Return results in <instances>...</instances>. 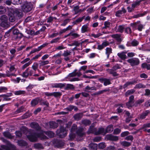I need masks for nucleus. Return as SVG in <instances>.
<instances>
[{
	"mask_svg": "<svg viewBox=\"0 0 150 150\" xmlns=\"http://www.w3.org/2000/svg\"><path fill=\"white\" fill-rule=\"evenodd\" d=\"M69 136L70 139L71 140H72L74 139V138L76 137V135L74 134L73 133L71 132V133L69 134Z\"/></svg>",
	"mask_w": 150,
	"mask_h": 150,
	"instance_id": "nucleus-60",
	"label": "nucleus"
},
{
	"mask_svg": "<svg viewBox=\"0 0 150 150\" xmlns=\"http://www.w3.org/2000/svg\"><path fill=\"white\" fill-rule=\"evenodd\" d=\"M3 134L5 137H7L8 138L11 139L13 138V136L8 132H3Z\"/></svg>",
	"mask_w": 150,
	"mask_h": 150,
	"instance_id": "nucleus-35",
	"label": "nucleus"
},
{
	"mask_svg": "<svg viewBox=\"0 0 150 150\" xmlns=\"http://www.w3.org/2000/svg\"><path fill=\"white\" fill-rule=\"evenodd\" d=\"M30 126L32 128H34L36 130L38 131L41 132V128L39 126V124L35 122H33L30 124Z\"/></svg>",
	"mask_w": 150,
	"mask_h": 150,
	"instance_id": "nucleus-14",
	"label": "nucleus"
},
{
	"mask_svg": "<svg viewBox=\"0 0 150 150\" xmlns=\"http://www.w3.org/2000/svg\"><path fill=\"white\" fill-rule=\"evenodd\" d=\"M31 63L32 62L31 61H29L26 63L24 64L22 67V70H24L25 69L29 66Z\"/></svg>",
	"mask_w": 150,
	"mask_h": 150,
	"instance_id": "nucleus-47",
	"label": "nucleus"
},
{
	"mask_svg": "<svg viewBox=\"0 0 150 150\" xmlns=\"http://www.w3.org/2000/svg\"><path fill=\"white\" fill-rule=\"evenodd\" d=\"M105 146V144L104 143H100L99 144L98 147L100 149H104Z\"/></svg>",
	"mask_w": 150,
	"mask_h": 150,
	"instance_id": "nucleus-56",
	"label": "nucleus"
},
{
	"mask_svg": "<svg viewBox=\"0 0 150 150\" xmlns=\"http://www.w3.org/2000/svg\"><path fill=\"white\" fill-rule=\"evenodd\" d=\"M38 66L39 65L38 63L34 62L32 65L31 68L33 70L36 72L37 70H39L38 69Z\"/></svg>",
	"mask_w": 150,
	"mask_h": 150,
	"instance_id": "nucleus-33",
	"label": "nucleus"
},
{
	"mask_svg": "<svg viewBox=\"0 0 150 150\" xmlns=\"http://www.w3.org/2000/svg\"><path fill=\"white\" fill-rule=\"evenodd\" d=\"M39 67H40L42 66H45L47 64H48L49 62L48 60L45 61H39Z\"/></svg>",
	"mask_w": 150,
	"mask_h": 150,
	"instance_id": "nucleus-43",
	"label": "nucleus"
},
{
	"mask_svg": "<svg viewBox=\"0 0 150 150\" xmlns=\"http://www.w3.org/2000/svg\"><path fill=\"white\" fill-rule=\"evenodd\" d=\"M144 101V100L143 99H139L136 101L135 103L134 104V105L135 107H137L138 105H139L143 102Z\"/></svg>",
	"mask_w": 150,
	"mask_h": 150,
	"instance_id": "nucleus-41",
	"label": "nucleus"
},
{
	"mask_svg": "<svg viewBox=\"0 0 150 150\" xmlns=\"http://www.w3.org/2000/svg\"><path fill=\"white\" fill-rule=\"evenodd\" d=\"M83 130V129L81 127H80L78 128L76 125L75 124H74L73 125L71 129V133H73L75 131H76L77 135L76 137L79 141L81 140V137L84 135Z\"/></svg>",
	"mask_w": 150,
	"mask_h": 150,
	"instance_id": "nucleus-2",
	"label": "nucleus"
},
{
	"mask_svg": "<svg viewBox=\"0 0 150 150\" xmlns=\"http://www.w3.org/2000/svg\"><path fill=\"white\" fill-rule=\"evenodd\" d=\"M74 106L73 105H69L67 108H64V110H66L67 112L71 111L74 109Z\"/></svg>",
	"mask_w": 150,
	"mask_h": 150,
	"instance_id": "nucleus-44",
	"label": "nucleus"
},
{
	"mask_svg": "<svg viewBox=\"0 0 150 150\" xmlns=\"http://www.w3.org/2000/svg\"><path fill=\"white\" fill-rule=\"evenodd\" d=\"M121 129L118 128H116L114 130L113 134H114L117 135L120 134L121 132Z\"/></svg>",
	"mask_w": 150,
	"mask_h": 150,
	"instance_id": "nucleus-50",
	"label": "nucleus"
},
{
	"mask_svg": "<svg viewBox=\"0 0 150 150\" xmlns=\"http://www.w3.org/2000/svg\"><path fill=\"white\" fill-rule=\"evenodd\" d=\"M83 113L81 112L77 113L74 114L73 117L75 120L79 121L83 117Z\"/></svg>",
	"mask_w": 150,
	"mask_h": 150,
	"instance_id": "nucleus-19",
	"label": "nucleus"
},
{
	"mask_svg": "<svg viewBox=\"0 0 150 150\" xmlns=\"http://www.w3.org/2000/svg\"><path fill=\"white\" fill-rule=\"evenodd\" d=\"M81 122L82 124L86 126L89 125L91 124V121L88 120H82Z\"/></svg>",
	"mask_w": 150,
	"mask_h": 150,
	"instance_id": "nucleus-42",
	"label": "nucleus"
},
{
	"mask_svg": "<svg viewBox=\"0 0 150 150\" xmlns=\"http://www.w3.org/2000/svg\"><path fill=\"white\" fill-rule=\"evenodd\" d=\"M45 134L49 137L52 138L54 136V133L50 131L47 132H43L41 131V133H34L27 135V137L29 140L31 142H35L37 140L38 138H40L42 139H46L47 137L44 134Z\"/></svg>",
	"mask_w": 150,
	"mask_h": 150,
	"instance_id": "nucleus-1",
	"label": "nucleus"
},
{
	"mask_svg": "<svg viewBox=\"0 0 150 150\" xmlns=\"http://www.w3.org/2000/svg\"><path fill=\"white\" fill-rule=\"evenodd\" d=\"M38 103V101L37 99H34L32 100L31 102V105L34 106L37 105Z\"/></svg>",
	"mask_w": 150,
	"mask_h": 150,
	"instance_id": "nucleus-49",
	"label": "nucleus"
},
{
	"mask_svg": "<svg viewBox=\"0 0 150 150\" xmlns=\"http://www.w3.org/2000/svg\"><path fill=\"white\" fill-rule=\"evenodd\" d=\"M79 6H76L74 7V11L75 12V13L76 14L79 13Z\"/></svg>",
	"mask_w": 150,
	"mask_h": 150,
	"instance_id": "nucleus-55",
	"label": "nucleus"
},
{
	"mask_svg": "<svg viewBox=\"0 0 150 150\" xmlns=\"http://www.w3.org/2000/svg\"><path fill=\"white\" fill-rule=\"evenodd\" d=\"M18 144L20 146H26L27 145L26 142L23 140H20L18 141Z\"/></svg>",
	"mask_w": 150,
	"mask_h": 150,
	"instance_id": "nucleus-34",
	"label": "nucleus"
},
{
	"mask_svg": "<svg viewBox=\"0 0 150 150\" xmlns=\"http://www.w3.org/2000/svg\"><path fill=\"white\" fill-rule=\"evenodd\" d=\"M135 87L138 88H144L145 87V86L142 84L139 83L136 85Z\"/></svg>",
	"mask_w": 150,
	"mask_h": 150,
	"instance_id": "nucleus-59",
	"label": "nucleus"
},
{
	"mask_svg": "<svg viewBox=\"0 0 150 150\" xmlns=\"http://www.w3.org/2000/svg\"><path fill=\"white\" fill-rule=\"evenodd\" d=\"M33 6L31 3L26 2L22 6V9L24 12H28L32 9Z\"/></svg>",
	"mask_w": 150,
	"mask_h": 150,
	"instance_id": "nucleus-6",
	"label": "nucleus"
},
{
	"mask_svg": "<svg viewBox=\"0 0 150 150\" xmlns=\"http://www.w3.org/2000/svg\"><path fill=\"white\" fill-rule=\"evenodd\" d=\"M148 12L147 11H145L142 13H140L136 15L135 18H137L139 17H142L146 15L148 13Z\"/></svg>",
	"mask_w": 150,
	"mask_h": 150,
	"instance_id": "nucleus-48",
	"label": "nucleus"
},
{
	"mask_svg": "<svg viewBox=\"0 0 150 150\" xmlns=\"http://www.w3.org/2000/svg\"><path fill=\"white\" fill-rule=\"evenodd\" d=\"M99 81L102 83H103V85L105 86H107L111 83L110 82V79L104 78H101L98 79Z\"/></svg>",
	"mask_w": 150,
	"mask_h": 150,
	"instance_id": "nucleus-13",
	"label": "nucleus"
},
{
	"mask_svg": "<svg viewBox=\"0 0 150 150\" xmlns=\"http://www.w3.org/2000/svg\"><path fill=\"white\" fill-rule=\"evenodd\" d=\"M89 24L87 23L82 26L81 28V33H84L87 32L88 30Z\"/></svg>",
	"mask_w": 150,
	"mask_h": 150,
	"instance_id": "nucleus-21",
	"label": "nucleus"
},
{
	"mask_svg": "<svg viewBox=\"0 0 150 150\" xmlns=\"http://www.w3.org/2000/svg\"><path fill=\"white\" fill-rule=\"evenodd\" d=\"M6 145H1L0 146V150H17L15 146L9 142L6 141Z\"/></svg>",
	"mask_w": 150,
	"mask_h": 150,
	"instance_id": "nucleus-3",
	"label": "nucleus"
},
{
	"mask_svg": "<svg viewBox=\"0 0 150 150\" xmlns=\"http://www.w3.org/2000/svg\"><path fill=\"white\" fill-rule=\"evenodd\" d=\"M77 73H78V72L75 73V72H73L72 73L69 74L68 76L69 77L75 76L77 75Z\"/></svg>",
	"mask_w": 150,
	"mask_h": 150,
	"instance_id": "nucleus-64",
	"label": "nucleus"
},
{
	"mask_svg": "<svg viewBox=\"0 0 150 150\" xmlns=\"http://www.w3.org/2000/svg\"><path fill=\"white\" fill-rule=\"evenodd\" d=\"M89 148L91 150H96L98 148L97 145L95 143H91L88 145Z\"/></svg>",
	"mask_w": 150,
	"mask_h": 150,
	"instance_id": "nucleus-27",
	"label": "nucleus"
},
{
	"mask_svg": "<svg viewBox=\"0 0 150 150\" xmlns=\"http://www.w3.org/2000/svg\"><path fill=\"white\" fill-rule=\"evenodd\" d=\"M113 130V126L112 125H109L107 127L105 130L106 134L107 133H111L112 132Z\"/></svg>",
	"mask_w": 150,
	"mask_h": 150,
	"instance_id": "nucleus-28",
	"label": "nucleus"
},
{
	"mask_svg": "<svg viewBox=\"0 0 150 150\" xmlns=\"http://www.w3.org/2000/svg\"><path fill=\"white\" fill-rule=\"evenodd\" d=\"M14 93L16 95H19L25 94V92L24 91L19 90L15 91Z\"/></svg>",
	"mask_w": 150,
	"mask_h": 150,
	"instance_id": "nucleus-39",
	"label": "nucleus"
},
{
	"mask_svg": "<svg viewBox=\"0 0 150 150\" xmlns=\"http://www.w3.org/2000/svg\"><path fill=\"white\" fill-rule=\"evenodd\" d=\"M14 15L17 18V19L21 18L23 16V14L22 11L20 9H16L13 12Z\"/></svg>",
	"mask_w": 150,
	"mask_h": 150,
	"instance_id": "nucleus-16",
	"label": "nucleus"
},
{
	"mask_svg": "<svg viewBox=\"0 0 150 150\" xmlns=\"http://www.w3.org/2000/svg\"><path fill=\"white\" fill-rule=\"evenodd\" d=\"M127 53V52H122L121 53H117V56L122 60H124L126 58V56L125 53Z\"/></svg>",
	"mask_w": 150,
	"mask_h": 150,
	"instance_id": "nucleus-30",
	"label": "nucleus"
},
{
	"mask_svg": "<svg viewBox=\"0 0 150 150\" xmlns=\"http://www.w3.org/2000/svg\"><path fill=\"white\" fill-rule=\"evenodd\" d=\"M8 16L9 20L11 22H13L18 19L16 16L14 15V13H9Z\"/></svg>",
	"mask_w": 150,
	"mask_h": 150,
	"instance_id": "nucleus-17",
	"label": "nucleus"
},
{
	"mask_svg": "<svg viewBox=\"0 0 150 150\" xmlns=\"http://www.w3.org/2000/svg\"><path fill=\"white\" fill-rule=\"evenodd\" d=\"M133 137L132 135H129L127 136L125 138V139L127 140H131L132 141L133 139Z\"/></svg>",
	"mask_w": 150,
	"mask_h": 150,
	"instance_id": "nucleus-61",
	"label": "nucleus"
},
{
	"mask_svg": "<svg viewBox=\"0 0 150 150\" xmlns=\"http://www.w3.org/2000/svg\"><path fill=\"white\" fill-rule=\"evenodd\" d=\"M125 32L127 34H131L132 33V30L129 27H127L125 30Z\"/></svg>",
	"mask_w": 150,
	"mask_h": 150,
	"instance_id": "nucleus-58",
	"label": "nucleus"
},
{
	"mask_svg": "<svg viewBox=\"0 0 150 150\" xmlns=\"http://www.w3.org/2000/svg\"><path fill=\"white\" fill-rule=\"evenodd\" d=\"M120 68L119 65L117 64L112 67V69H108L107 70V71L110 74H112L113 76H117L118 75V74H117L115 71L117 70Z\"/></svg>",
	"mask_w": 150,
	"mask_h": 150,
	"instance_id": "nucleus-7",
	"label": "nucleus"
},
{
	"mask_svg": "<svg viewBox=\"0 0 150 150\" xmlns=\"http://www.w3.org/2000/svg\"><path fill=\"white\" fill-rule=\"evenodd\" d=\"M64 145V143L62 141L57 140V148H60Z\"/></svg>",
	"mask_w": 150,
	"mask_h": 150,
	"instance_id": "nucleus-32",
	"label": "nucleus"
},
{
	"mask_svg": "<svg viewBox=\"0 0 150 150\" xmlns=\"http://www.w3.org/2000/svg\"><path fill=\"white\" fill-rule=\"evenodd\" d=\"M109 44L108 42L106 41L103 42L101 45H98L97 48L99 50H101L104 48L108 45Z\"/></svg>",
	"mask_w": 150,
	"mask_h": 150,
	"instance_id": "nucleus-24",
	"label": "nucleus"
},
{
	"mask_svg": "<svg viewBox=\"0 0 150 150\" xmlns=\"http://www.w3.org/2000/svg\"><path fill=\"white\" fill-rule=\"evenodd\" d=\"M127 12V11L124 7H122L121 10H119L115 12V15L116 16L120 17L121 15H124Z\"/></svg>",
	"mask_w": 150,
	"mask_h": 150,
	"instance_id": "nucleus-15",
	"label": "nucleus"
},
{
	"mask_svg": "<svg viewBox=\"0 0 150 150\" xmlns=\"http://www.w3.org/2000/svg\"><path fill=\"white\" fill-rule=\"evenodd\" d=\"M111 37L116 40L119 43H120L122 41V39L121 38V35L120 34H113L111 35Z\"/></svg>",
	"mask_w": 150,
	"mask_h": 150,
	"instance_id": "nucleus-18",
	"label": "nucleus"
},
{
	"mask_svg": "<svg viewBox=\"0 0 150 150\" xmlns=\"http://www.w3.org/2000/svg\"><path fill=\"white\" fill-rule=\"evenodd\" d=\"M96 135H98L100 134H102L105 135L106 134L105 130L103 128H100L98 129V130H96Z\"/></svg>",
	"mask_w": 150,
	"mask_h": 150,
	"instance_id": "nucleus-22",
	"label": "nucleus"
},
{
	"mask_svg": "<svg viewBox=\"0 0 150 150\" xmlns=\"http://www.w3.org/2000/svg\"><path fill=\"white\" fill-rule=\"evenodd\" d=\"M139 44L138 42L135 40H134L131 42H128L127 44V46H131V45L134 46H137Z\"/></svg>",
	"mask_w": 150,
	"mask_h": 150,
	"instance_id": "nucleus-26",
	"label": "nucleus"
},
{
	"mask_svg": "<svg viewBox=\"0 0 150 150\" xmlns=\"http://www.w3.org/2000/svg\"><path fill=\"white\" fill-rule=\"evenodd\" d=\"M5 77H6L7 76L10 77H11L12 76H16V75L15 74L12 73H11L8 71H6V74H5Z\"/></svg>",
	"mask_w": 150,
	"mask_h": 150,
	"instance_id": "nucleus-37",
	"label": "nucleus"
},
{
	"mask_svg": "<svg viewBox=\"0 0 150 150\" xmlns=\"http://www.w3.org/2000/svg\"><path fill=\"white\" fill-rule=\"evenodd\" d=\"M97 88L94 86L90 87L89 86H87L85 88V91L88 92H90L91 91H96Z\"/></svg>",
	"mask_w": 150,
	"mask_h": 150,
	"instance_id": "nucleus-29",
	"label": "nucleus"
},
{
	"mask_svg": "<svg viewBox=\"0 0 150 150\" xmlns=\"http://www.w3.org/2000/svg\"><path fill=\"white\" fill-rule=\"evenodd\" d=\"M50 127L51 128H54L55 127L56 123L55 122L53 121L50 122H49Z\"/></svg>",
	"mask_w": 150,
	"mask_h": 150,
	"instance_id": "nucleus-63",
	"label": "nucleus"
},
{
	"mask_svg": "<svg viewBox=\"0 0 150 150\" xmlns=\"http://www.w3.org/2000/svg\"><path fill=\"white\" fill-rule=\"evenodd\" d=\"M150 113V112L149 110H146L144 112H143L139 116V117L141 119H144L146 118L148 114Z\"/></svg>",
	"mask_w": 150,
	"mask_h": 150,
	"instance_id": "nucleus-25",
	"label": "nucleus"
},
{
	"mask_svg": "<svg viewBox=\"0 0 150 150\" xmlns=\"http://www.w3.org/2000/svg\"><path fill=\"white\" fill-rule=\"evenodd\" d=\"M105 138L107 140L114 141H117L119 139L118 136L113 135L111 134H107Z\"/></svg>",
	"mask_w": 150,
	"mask_h": 150,
	"instance_id": "nucleus-11",
	"label": "nucleus"
},
{
	"mask_svg": "<svg viewBox=\"0 0 150 150\" xmlns=\"http://www.w3.org/2000/svg\"><path fill=\"white\" fill-rule=\"evenodd\" d=\"M67 132L64 127H60L59 131L58 133L57 131V137L59 136V137L63 138L67 134Z\"/></svg>",
	"mask_w": 150,
	"mask_h": 150,
	"instance_id": "nucleus-10",
	"label": "nucleus"
},
{
	"mask_svg": "<svg viewBox=\"0 0 150 150\" xmlns=\"http://www.w3.org/2000/svg\"><path fill=\"white\" fill-rule=\"evenodd\" d=\"M101 139V137H96L93 139V141L95 142H99L100 141Z\"/></svg>",
	"mask_w": 150,
	"mask_h": 150,
	"instance_id": "nucleus-62",
	"label": "nucleus"
},
{
	"mask_svg": "<svg viewBox=\"0 0 150 150\" xmlns=\"http://www.w3.org/2000/svg\"><path fill=\"white\" fill-rule=\"evenodd\" d=\"M35 72L33 69L30 70L29 68L26 69L25 71L22 74V76L24 78H26L29 76H31L33 75Z\"/></svg>",
	"mask_w": 150,
	"mask_h": 150,
	"instance_id": "nucleus-8",
	"label": "nucleus"
},
{
	"mask_svg": "<svg viewBox=\"0 0 150 150\" xmlns=\"http://www.w3.org/2000/svg\"><path fill=\"white\" fill-rule=\"evenodd\" d=\"M129 133L128 131H125L122 132L121 134V136L122 137H124L127 136Z\"/></svg>",
	"mask_w": 150,
	"mask_h": 150,
	"instance_id": "nucleus-54",
	"label": "nucleus"
},
{
	"mask_svg": "<svg viewBox=\"0 0 150 150\" xmlns=\"http://www.w3.org/2000/svg\"><path fill=\"white\" fill-rule=\"evenodd\" d=\"M96 128H94L93 126L91 125L88 129V134L93 133L96 135Z\"/></svg>",
	"mask_w": 150,
	"mask_h": 150,
	"instance_id": "nucleus-23",
	"label": "nucleus"
},
{
	"mask_svg": "<svg viewBox=\"0 0 150 150\" xmlns=\"http://www.w3.org/2000/svg\"><path fill=\"white\" fill-rule=\"evenodd\" d=\"M137 83V81L135 79L132 80L131 81H127L125 83L123 86V88L124 89L126 88L127 86L130 85L134 84Z\"/></svg>",
	"mask_w": 150,
	"mask_h": 150,
	"instance_id": "nucleus-20",
	"label": "nucleus"
},
{
	"mask_svg": "<svg viewBox=\"0 0 150 150\" xmlns=\"http://www.w3.org/2000/svg\"><path fill=\"white\" fill-rule=\"evenodd\" d=\"M125 29L124 26L123 25H120L118 26L117 30L118 32L122 33Z\"/></svg>",
	"mask_w": 150,
	"mask_h": 150,
	"instance_id": "nucleus-51",
	"label": "nucleus"
},
{
	"mask_svg": "<svg viewBox=\"0 0 150 150\" xmlns=\"http://www.w3.org/2000/svg\"><path fill=\"white\" fill-rule=\"evenodd\" d=\"M105 54L107 55V58H109L110 54L112 53V50L111 48L107 47L106 49Z\"/></svg>",
	"mask_w": 150,
	"mask_h": 150,
	"instance_id": "nucleus-31",
	"label": "nucleus"
},
{
	"mask_svg": "<svg viewBox=\"0 0 150 150\" xmlns=\"http://www.w3.org/2000/svg\"><path fill=\"white\" fill-rule=\"evenodd\" d=\"M121 144L123 146L128 147L130 145L131 143L129 142L124 141L122 142Z\"/></svg>",
	"mask_w": 150,
	"mask_h": 150,
	"instance_id": "nucleus-46",
	"label": "nucleus"
},
{
	"mask_svg": "<svg viewBox=\"0 0 150 150\" xmlns=\"http://www.w3.org/2000/svg\"><path fill=\"white\" fill-rule=\"evenodd\" d=\"M14 4H20L22 2L21 0H11Z\"/></svg>",
	"mask_w": 150,
	"mask_h": 150,
	"instance_id": "nucleus-53",
	"label": "nucleus"
},
{
	"mask_svg": "<svg viewBox=\"0 0 150 150\" xmlns=\"http://www.w3.org/2000/svg\"><path fill=\"white\" fill-rule=\"evenodd\" d=\"M66 89H74V85L72 84H67V85L66 87Z\"/></svg>",
	"mask_w": 150,
	"mask_h": 150,
	"instance_id": "nucleus-52",
	"label": "nucleus"
},
{
	"mask_svg": "<svg viewBox=\"0 0 150 150\" xmlns=\"http://www.w3.org/2000/svg\"><path fill=\"white\" fill-rule=\"evenodd\" d=\"M6 12V10L5 7L0 6V15L4 14Z\"/></svg>",
	"mask_w": 150,
	"mask_h": 150,
	"instance_id": "nucleus-38",
	"label": "nucleus"
},
{
	"mask_svg": "<svg viewBox=\"0 0 150 150\" xmlns=\"http://www.w3.org/2000/svg\"><path fill=\"white\" fill-rule=\"evenodd\" d=\"M0 25L2 27L6 28L8 25V17L7 16L4 15L1 16L0 17Z\"/></svg>",
	"mask_w": 150,
	"mask_h": 150,
	"instance_id": "nucleus-4",
	"label": "nucleus"
},
{
	"mask_svg": "<svg viewBox=\"0 0 150 150\" xmlns=\"http://www.w3.org/2000/svg\"><path fill=\"white\" fill-rule=\"evenodd\" d=\"M12 33L13 35V39H17L21 38L23 36V34L19 32V30L17 29H12Z\"/></svg>",
	"mask_w": 150,
	"mask_h": 150,
	"instance_id": "nucleus-5",
	"label": "nucleus"
},
{
	"mask_svg": "<svg viewBox=\"0 0 150 150\" xmlns=\"http://www.w3.org/2000/svg\"><path fill=\"white\" fill-rule=\"evenodd\" d=\"M135 91V90L133 89H132L128 90L125 93V95L127 96L129 95L134 93Z\"/></svg>",
	"mask_w": 150,
	"mask_h": 150,
	"instance_id": "nucleus-45",
	"label": "nucleus"
},
{
	"mask_svg": "<svg viewBox=\"0 0 150 150\" xmlns=\"http://www.w3.org/2000/svg\"><path fill=\"white\" fill-rule=\"evenodd\" d=\"M49 44V43H44L42 45H40V46H39L38 47V49L40 51L41 49H42L43 48L45 47L47 45Z\"/></svg>",
	"mask_w": 150,
	"mask_h": 150,
	"instance_id": "nucleus-57",
	"label": "nucleus"
},
{
	"mask_svg": "<svg viewBox=\"0 0 150 150\" xmlns=\"http://www.w3.org/2000/svg\"><path fill=\"white\" fill-rule=\"evenodd\" d=\"M134 97L133 95L129 97V101L126 103V105L128 108L134 106Z\"/></svg>",
	"mask_w": 150,
	"mask_h": 150,
	"instance_id": "nucleus-12",
	"label": "nucleus"
},
{
	"mask_svg": "<svg viewBox=\"0 0 150 150\" xmlns=\"http://www.w3.org/2000/svg\"><path fill=\"white\" fill-rule=\"evenodd\" d=\"M45 95L47 96H54L55 97H56V92H54L52 93L46 92L45 93Z\"/></svg>",
	"mask_w": 150,
	"mask_h": 150,
	"instance_id": "nucleus-36",
	"label": "nucleus"
},
{
	"mask_svg": "<svg viewBox=\"0 0 150 150\" xmlns=\"http://www.w3.org/2000/svg\"><path fill=\"white\" fill-rule=\"evenodd\" d=\"M142 67L144 69H146L147 70L150 69V64L144 63L142 64Z\"/></svg>",
	"mask_w": 150,
	"mask_h": 150,
	"instance_id": "nucleus-40",
	"label": "nucleus"
},
{
	"mask_svg": "<svg viewBox=\"0 0 150 150\" xmlns=\"http://www.w3.org/2000/svg\"><path fill=\"white\" fill-rule=\"evenodd\" d=\"M127 62L132 66L138 65L140 63L139 60L137 58H134L127 60Z\"/></svg>",
	"mask_w": 150,
	"mask_h": 150,
	"instance_id": "nucleus-9",
	"label": "nucleus"
}]
</instances>
